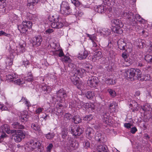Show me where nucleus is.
Returning <instances> with one entry per match:
<instances>
[{
  "instance_id": "1",
  "label": "nucleus",
  "mask_w": 152,
  "mask_h": 152,
  "mask_svg": "<svg viewBox=\"0 0 152 152\" xmlns=\"http://www.w3.org/2000/svg\"><path fill=\"white\" fill-rule=\"evenodd\" d=\"M125 76L131 81L138 79L142 80L147 81L150 79V76L149 75L143 76L141 71L137 69H131L127 70L124 74Z\"/></svg>"
},
{
  "instance_id": "2",
  "label": "nucleus",
  "mask_w": 152,
  "mask_h": 152,
  "mask_svg": "<svg viewBox=\"0 0 152 152\" xmlns=\"http://www.w3.org/2000/svg\"><path fill=\"white\" fill-rule=\"evenodd\" d=\"M123 17L128 19L131 22H134V23H139L140 24H142L145 22V20L141 18L139 15L136 14L134 16L132 13L127 11L123 12Z\"/></svg>"
},
{
  "instance_id": "3",
  "label": "nucleus",
  "mask_w": 152,
  "mask_h": 152,
  "mask_svg": "<svg viewBox=\"0 0 152 152\" xmlns=\"http://www.w3.org/2000/svg\"><path fill=\"white\" fill-rule=\"evenodd\" d=\"M66 96L65 91L63 89H61L57 92L56 95L55 96L53 97L52 99L55 102L56 101L58 103L57 104L58 106L61 107L63 106L62 103L64 101L65 97Z\"/></svg>"
},
{
  "instance_id": "4",
  "label": "nucleus",
  "mask_w": 152,
  "mask_h": 152,
  "mask_svg": "<svg viewBox=\"0 0 152 152\" xmlns=\"http://www.w3.org/2000/svg\"><path fill=\"white\" fill-rule=\"evenodd\" d=\"M18 75L15 73H9L6 75V80L12 82L15 84L21 85L24 83V81L23 79H20L18 77Z\"/></svg>"
},
{
  "instance_id": "5",
  "label": "nucleus",
  "mask_w": 152,
  "mask_h": 152,
  "mask_svg": "<svg viewBox=\"0 0 152 152\" xmlns=\"http://www.w3.org/2000/svg\"><path fill=\"white\" fill-rule=\"evenodd\" d=\"M111 24L113 27L111 29L114 33L121 34L123 31L122 29L120 28H117L116 27L114 26H117L120 28H122L124 26V24L121 21L118 19H113L111 20Z\"/></svg>"
},
{
  "instance_id": "6",
  "label": "nucleus",
  "mask_w": 152,
  "mask_h": 152,
  "mask_svg": "<svg viewBox=\"0 0 152 152\" xmlns=\"http://www.w3.org/2000/svg\"><path fill=\"white\" fill-rule=\"evenodd\" d=\"M26 133L22 130H18L12 135V138L17 142H21L25 137Z\"/></svg>"
},
{
  "instance_id": "7",
  "label": "nucleus",
  "mask_w": 152,
  "mask_h": 152,
  "mask_svg": "<svg viewBox=\"0 0 152 152\" xmlns=\"http://www.w3.org/2000/svg\"><path fill=\"white\" fill-rule=\"evenodd\" d=\"M60 12L62 14L65 16L71 13V10L67 2H62L60 4Z\"/></svg>"
},
{
  "instance_id": "8",
  "label": "nucleus",
  "mask_w": 152,
  "mask_h": 152,
  "mask_svg": "<svg viewBox=\"0 0 152 152\" xmlns=\"http://www.w3.org/2000/svg\"><path fill=\"white\" fill-rule=\"evenodd\" d=\"M50 21L53 22L51 24L52 28L58 29L61 28L63 26V24L59 21V16L57 15L52 16L51 18Z\"/></svg>"
},
{
  "instance_id": "9",
  "label": "nucleus",
  "mask_w": 152,
  "mask_h": 152,
  "mask_svg": "<svg viewBox=\"0 0 152 152\" xmlns=\"http://www.w3.org/2000/svg\"><path fill=\"white\" fill-rule=\"evenodd\" d=\"M32 23L30 21H23L22 24L18 26V28L20 32L26 33L28 28H30L31 27Z\"/></svg>"
},
{
  "instance_id": "10",
  "label": "nucleus",
  "mask_w": 152,
  "mask_h": 152,
  "mask_svg": "<svg viewBox=\"0 0 152 152\" xmlns=\"http://www.w3.org/2000/svg\"><path fill=\"white\" fill-rule=\"evenodd\" d=\"M41 145V143L37 141L31 140L27 142L25 145V149H29L30 150H33L39 147Z\"/></svg>"
},
{
  "instance_id": "11",
  "label": "nucleus",
  "mask_w": 152,
  "mask_h": 152,
  "mask_svg": "<svg viewBox=\"0 0 152 152\" xmlns=\"http://www.w3.org/2000/svg\"><path fill=\"white\" fill-rule=\"evenodd\" d=\"M25 50V49L24 45L20 44L16 46L15 49L12 50L11 52L15 56L16 54L18 55L23 53Z\"/></svg>"
},
{
  "instance_id": "12",
  "label": "nucleus",
  "mask_w": 152,
  "mask_h": 152,
  "mask_svg": "<svg viewBox=\"0 0 152 152\" xmlns=\"http://www.w3.org/2000/svg\"><path fill=\"white\" fill-rule=\"evenodd\" d=\"M99 82L98 78L95 76H92L89 78L87 81V84L91 87H95L96 86Z\"/></svg>"
},
{
  "instance_id": "13",
  "label": "nucleus",
  "mask_w": 152,
  "mask_h": 152,
  "mask_svg": "<svg viewBox=\"0 0 152 152\" xmlns=\"http://www.w3.org/2000/svg\"><path fill=\"white\" fill-rule=\"evenodd\" d=\"M42 41V36L40 35H38L32 38L31 42L33 46L38 47L41 45Z\"/></svg>"
},
{
  "instance_id": "14",
  "label": "nucleus",
  "mask_w": 152,
  "mask_h": 152,
  "mask_svg": "<svg viewBox=\"0 0 152 152\" xmlns=\"http://www.w3.org/2000/svg\"><path fill=\"white\" fill-rule=\"evenodd\" d=\"M96 31L97 33H99L101 35L104 37H106L109 36L111 32L109 29L105 28L101 29L100 28H98Z\"/></svg>"
},
{
  "instance_id": "15",
  "label": "nucleus",
  "mask_w": 152,
  "mask_h": 152,
  "mask_svg": "<svg viewBox=\"0 0 152 152\" xmlns=\"http://www.w3.org/2000/svg\"><path fill=\"white\" fill-rule=\"evenodd\" d=\"M84 103L82 101H79L77 104L75 101H73L69 102V107H78L80 108L82 107H83Z\"/></svg>"
},
{
  "instance_id": "16",
  "label": "nucleus",
  "mask_w": 152,
  "mask_h": 152,
  "mask_svg": "<svg viewBox=\"0 0 152 152\" xmlns=\"http://www.w3.org/2000/svg\"><path fill=\"white\" fill-rule=\"evenodd\" d=\"M78 146V144L76 142L72 141L71 140L67 143L66 146L68 149L74 150L77 148Z\"/></svg>"
},
{
  "instance_id": "17",
  "label": "nucleus",
  "mask_w": 152,
  "mask_h": 152,
  "mask_svg": "<svg viewBox=\"0 0 152 152\" xmlns=\"http://www.w3.org/2000/svg\"><path fill=\"white\" fill-rule=\"evenodd\" d=\"M7 2L6 0H0V8H5V10H10L12 9V7L10 4H7Z\"/></svg>"
},
{
  "instance_id": "18",
  "label": "nucleus",
  "mask_w": 152,
  "mask_h": 152,
  "mask_svg": "<svg viewBox=\"0 0 152 152\" xmlns=\"http://www.w3.org/2000/svg\"><path fill=\"white\" fill-rule=\"evenodd\" d=\"M0 132L4 133L6 132L8 134L13 133V131L10 129L9 126L7 124H4L1 126L0 129Z\"/></svg>"
},
{
  "instance_id": "19",
  "label": "nucleus",
  "mask_w": 152,
  "mask_h": 152,
  "mask_svg": "<svg viewBox=\"0 0 152 152\" xmlns=\"http://www.w3.org/2000/svg\"><path fill=\"white\" fill-rule=\"evenodd\" d=\"M71 131L73 134L75 136H79L83 133V129L82 127L77 126L75 127V129H72Z\"/></svg>"
},
{
  "instance_id": "20",
  "label": "nucleus",
  "mask_w": 152,
  "mask_h": 152,
  "mask_svg": "<svg viewBox=\"0 0 152 152\" xmlns=\"http://www.w3.org/2000/svg\"><path fill=\"white\" fill-rule=\"evenodd\" d=\"M19 117L21 121L24 122L28 120L29 116L28 115L27 111L25 110L23 111L20 113Z\"/></svg>"
},
{
  "instance_id": "21",
  "label": "nucleus",
  "mask_w": 152,
  "mask_h": 152,
  "mask_svg": "<svg viewBox=\"0 0 152 152\" xmlns=\"http://www.w3.org/2000/svg\"><path fill=\"white\" fill-rule=\"evenodd\" d=\"M102 57V53L100 51H98L94 53L93 56L90 58V59L93 62L96 61Z\"/></svg>"
},
{
  "instance_id": "22",
  "label": "nucleus",
  "mask_w": 152,
  "mask_h": 152,
  "mask_svg": "<svg viewBox=\"0 0 152 152\" xmlns=\"http://www.w3.org/2000/svg\"><path fill=\"white\" fill-rule=\"evenodd\" d=\"M79 78L75 76V75L73 76H72L71 80L72 83L76 86L78 88H80L81 87V84L79 83L78 80Z\"/></svg>"
},
{
  "instance_id": "23",
  "label": "nucleus",
  "mask_w": 152,
  "mask_h": 152,
  "mask_svg": "<svg viewBox=\"0 0 152 152\" xmlns=\"http://www.w3.org/2000/svg\"><path fill=\"white\" fill-rule=\"evenodd\" d=\"M12 107V105L7 102L5 103V105L1 104H0V109L2 110L9 111Z\"/></svg>"
},
{
  "instance_id": "24",
  "label": "nucleus",
  "mask_w": 152,
  "mask_h": 152,
  "mask_svg": "<svg viewBox=\"0 0 152 152\" xmlns=\"http://www.w3.org/2000/svg\"><path fill=\"white\" fill-rule=\"evenodd\" d=\"M94 8L95 11L101 13L104 12L106 9L105 7L102 5L96 6L94 7Z\"/></svg>"
},
{
  "instance_id": "25",
  "label": "nucleus",
  "mask_w": 152,
  "mask_h": 152,
  "mask_svg": "<svg viewBox=\"0 0 152 152\" xmlns=\"http://www.w3.org/2000/svg\"><path fill=\"white\" fill-rule=\"evenodd\" d=\"M88 55V52L86 50L81 51L77 56V57L80 60L85 59Z\"/></svg>"
},
{
  "instance_id": "26",
  "label": "nucleus",
  "mask_w": 152,
  "mask_h": 152,
  "mask_svg": "<svg viewBox=\"0 0 152 152\" xmlns=\"http://www.w3.org/2000/svg\"><path fill=\"white\" fill-rule=\"evenodd\" d=\"M15 56L11 52L10 56L6 60V63L7 65L10 66L12 65L13 60Z\"/></svg>"
},
{
  "instance_id": "27",
  "label": "nucleus",
  "mask_w": 152,
  "mask_h": 152,
  "mask_svg": "<svg viewBox=\"0 0 152 152\" xmlns=\"http://www.w3.org/2000/svg\"><path fill=\"white\" fill-rule=\"evenodd\" d=\"M86 134L87 137L91 139L94 136V130L90 127L88 128L86 131Z\"/></svg>"
},
{
  "instance_id": "28",
  "label": "nucleus",
  "mask_w": 152,
  "mask_h": 152,
  "mask_svg": "<svg viewBox=\"0 0 152 152\" xmlns=\"http://www.w3.org/2000/svg\"><path fill=\"white\" fill-rule=\"evenodd\" d=\"M97 150L98 152H107L108 148L107 145H101L97 146Z\"/></svg>"
},
{
  "instance_id": "29",
  "label": "nucleus",
  "mask_w": 152,
  "mask_h": 152,
  "mask_svg": "<svg viewBox=\"0 0 152 152\" xmlns=\"http://www.w3.org/2000/svg\"><path fill=\"white\" fill-rule=\"evenodd\" d=\"M83 66L86 68V72L92 73V69L93 66L91 65L88 62L84 63L83 64Z\"/></svg>"
},
{
  "instance_id": "30",
  "label": "nucleus",
  "mask_w": 152,
  "mask_h": 152,
  "mask_svg": "<svg viewBox=\"0 0 152 152\" xmlns=\"http://www.w3.org/2000/svg\"><path fill=\"white\" fill-rule=\"evenodd\" d=\"M85 70L82 68H77L75 69V71L74 72L75 74H77L78 76H81L85 74Z\"/></svg>"
},
{
  "instance_id": "31",
  "label": "nucleus",
  "mask_w": 152,
  "mask_h": 152,
  "mask_svg": "<svg viewBox=\"0 0 152 152\" xmlns=\"http://www.w3.org/2000/svg\"><path fill=\"white\" fill-rule=\"evenodd\" d=\"M32 128L36 133L40 134L41 133L39 126L37 124H32L31 126Z\"/></svg>"
},
{
  "instance_id": "32",
  "label": "nucleus",
  "mask_w": 152,
  "mask_h": 152,
  "mask_svg": "<svg viewBox=\"0 0 152 152\" xmlns=\"http://www.w3.org/2000/svg\"><path fill=\"white\" fill-rule=\"evenodd\" d=\"M145 41L141 39H138L136 40L135 45L140 48H142L145 45Z\"/></svg>"
},
{
  "instance_id": "33",
  "label": "nucleus",
  "mask_w": 152,
  "mask_h": 152,
  "mask_svg": "<svg viewBox=\"0 0 152 152\" xmlns=\"http://www.w3.org/2000/svg\"><path fill=\"white\" fill-rule=\"evenodd\" d=\"M118 104L115 102H113L111 103L110 106L109 108L111 112L113 113L115 112L116 110L117 109Z\"/></svg>"
},
{
  "instance_id": "34",
  "label": "nucleus",
  "mask_w": 152,
  "mask_h": 152,
  "mask_svg": "<svg viewBox=\"0 0 152 152\" xmlns=\"http://www.w3.org/2000/svg\"><path fill=\"white\" fill-rule=\"evenodd\" d=\"M40 87L42 88L43 91L45 92L48 93H50L51 90V88L49 86H47L44 83H43L42 85L40 86Z\"/></svg>"
},
{
  "instance_id": "35",
  "label": "nucleus",
  "mask_w": 152,
  "mask_h": 152,
  "mask_svg": "<svg viewBox=\"0 0 152 152\" xmlns=\"http://www.w3.org/2000/svg\"><path fill=\"white\" fill-rule=\"evenodd\" d=\"M27 16L29 20H32L33 21L37 20L38 19L36 14H33L30 13L27 14Z\"/></svg>"
},
{
  "instance_id": "36",
  "label": "nucleus",
  "mask_w": 152,
  "mask_h": 152,
  "mask_svg": "<svg viewBox=\"0 0 152 152\" xmlns=\"http://www.w3.org/2000/svg\"><path fill=\"white\" fill-rule=\"evenodd\" d=\"M53 54L55 56H58L60 57L63 56L64 55L63 51L60 49L53 51Z\"/></svg>"
},
{
  "instance_id": "37",
  "label": "nucleus",
  "mask_w": 152,
  "mask_h": 152,
  "mask_svg": "<svg viewBox=\"0 0 152 152\" xmlns=\"http://www.w3.org/2000/svg\"><path fill=\"white\" fill-rule=\"evenodd\" d=\"M103 2L104 4H106L109 7L112 6L115 4V0H103Z\"/></svg>"
},
{
  "instance_id": "38",
  "label": "nucleus",
  "mask_w": 152,
  "mask_h": 152,
  "mask_svg": "<svg viewBox=\"0 0 152 152\" xmlns=\"http://www.w3.org/2000/svg\"><path fill=\"white\" fill-rule=\"evenodd\" d=\"M83 107L86 109L91 108L92 110L94 109V106L93 104L91 103H84Z\"/></svg>"
},
{
  "instance_id": "39",
  "label": "nucleus",
  "mask_w": 152,
  "mask_h": 152,
  "mask_svg": "<svg viewBox=\"0 0 152 152\" xmlns=\"http://www.w3.org/2000/svg\"><path fill=\"white\" fill-rule=\"evenodd\" d=\"M111 117L107 114H104L103 116V120L107 124L110 125V123H111Z\"/></svg>"
},
{
  "instance_id": "40",
  "label": "nucleus",
  "mask_w": 152,
  "mask_h": 152,
  "mask_svg": "<svg viewBox=\"0 0 152 152\" xmlns=\"http://www.w3.org/2000/svg\"><path fill=\"white\" fill-rule=\"evenodd\" d=\"M74 123L76 124L79 123L82 121V119L79 115L75 116L73 118Z\"/></svg>"
},
{
  "instance_id": "41",
  "label": "nucleus",
  "mask_w": 152,
  "mask_h": 152,
  "mask_svg": "<svg viewBox=\"0 0 152 152\" xmlns=\"http://www.w3.org/2000/svg\"><path fill=\"white\" fill-rule=\"evenodd\" d=\"M12 126L13 128L15 129H23L24 128V126L20 125L19 123L17 122H15L12 124Z\"/></svg>"
},
{
  "instance_id": "42",
  "label": "nucleus",
  "mask_w": 152,
  "mask_h": 152,
  "mask_svg": "<svg viewBox=\"0 0 152 152\" xmlns=\"http://www.w3.org/2000/svg\"><path fill=\"white\" fill-rule=\"evenodd\" d=\"M10 15V18L12 22L15 23L17 21L18 18L17 15L13 13L11 14Z\"/></svg>"
},
{
  "instance_id": "43",
  "label": "nucleus",
  "mask_w": 152,
  "mask_h": 152,
  "mask_svg": "<svg viewBox=\"0 0 152 152\" xmlns=\"http://www.w3.org/2000/svg\"><path fill=\"white\" fill-rule=\"evenodd\" d=\"M39 1V0H28V6H34Z\"/></svg>"
},
{
  "instance_id": "44",
  "label": "nucleus",
  "mask_w": 152,
  "mask_h": 152,
  "mask_svg": "<svg viewBox=\"0 0 152 152\" xmlns=\"http://www.w3.org/2000/svg\"><path fill=\"white\" fill-rule=\"evenodd\" d=\"M86 96L87 98L91 99L95 96L94 93V92L89 91L86 93Z\"/></svg>"
},
{
  "instance_id": "45",
  "label": "nucleus",
  "mask_w": 152,
  "mask_h": 152,
  "mask_svg": "<svg viewBox=\"0 0 152 152\" xmlns=\"http://www.w3.org/2000/svg\"><path fill=\"white\" fill-rule=\"evenodd\" d=\"M67 129L65 128H63L62 129L61 135L63 139H65L67 134Z\"/></svg>"
},
{
  "instance_id": "46",
  "label": "nucleus",
  "mask_w": 152,
  "mask_h": 152,
  "mask_svg": "<svg viewBox=\"0 0 152 152\" xmlns=\"http://www.w3.org/2000/svg\"><path fill=\"white\" fill-rule=\"evenodd\" d=\"M142 108V110L145 112L150 111L151 110V108L148 104H146L143 105Z\"/></svg>"
},
{
  "instance_id": "47",
  "label": "nucleus",
  "mask_w": 152,
  "mask_h": 152,
  "mask_svg": "<svg viewBox=\"0 0 152 152\" xmlns=\"http://www.w3.org/2000/svg\"><path fill=\"white\" fill-rule=\"evenodd\" d=\"M20 101L24 103L26 106L27 107L28 109L31 106V104H30L29 102L27 100L25 97H23Z\"/></svg>"
},
{
  "instance_id": "48",
  "label": "nucleus",
  "mask_w": 152,
  "mask_h": 152,
  "mask_svg": "<svg viewBox=\"0 0 152 152\" xmlns=\"http://www.w3.org/2000/svg\"><path fill=\"white\" fill-rule=\"evenodd\" d=\"M94 118V116L92 114H89L83 117V120L87 121H90L92 120Z\"/></svg>"
},
{
  "instance_id": "49",
  "label": "nucleus",
  "mask_w": 152,
  "mask_h": 152,
  "mask_svg": "<svg viewBox=\"0 0 152 152\" xmlns=\"http://www.w3.org/2000/svg\"><path fill=\"white\" fill-rule=\"evenodd\" d=\"M25 80L28 81H31L33 80V77L31 72H28L27 74V77H25Z\"/></svg>"
},
{
  "instance_id": "50",
  "label": "nucleus",
  "mask_w": 152,
  "mask_h": 152,
  "mask_svg": "<svg viewBox=\"0 0 152 152\" xmlns=\"http://www.w3.org/2000/svg\"><path fill=\"white\" fill-rule=\"evenodd\" d=\"M87 37L89 38V39L91 41V42L97 41V38L95 34H93L91 35L87 34Z\"/></svg>"
},
{
  "instance_id": "51",
  "label": "nucleus",
  "mask_w": 152,
  "mask_h": 152,
  "mask_svg": "<svg viewBox=\"0 0 152 152\" xmlns=\"http://www.w3.org/2000/svg\"><path fill=\"white\" fill-rule=\"evenodd\" d=\"M61 60L63 62L67 63H70L71 61V60L68 56H65L63 58H61Z\"/></svg>"
},
{
  "instance_id": "52",
  "label": "nucleus",
  "mask_w": 152,
  "mask_h": 152,
  "mask_svg": "<svg viewBox=\"0 0 152 152\" xmlns=\"http://www.w3.org/2000/svg\"><path fill=\"white\" fill-rule=\"evenodd\" d=\"M145 59L147 62L152 63V56L147 55L145 56Z\"/></svg>"
},
{
  "instance_id": "53",
  "label": "nucleus",
  "mask_w": 152,
  "mask_h": 152,
  "mask_svg": "<svg viewBox=\"0 0 152 152\" xmlns=\"http://www.w3.org/2000/svg\"><path fill=\"white\" fill-rule=\"evenodd\" d=\"M55 134L53 133H49L46 135L45 137L48 139L51 140L53 138Z\"/></svg>"
},
{
  "instance_id": "54",
  "label": "nucleus",
  "mask_w": 152,
  "mask_h": 152,
  "mask_svg": "<svg viewBox=\"0 0 152 152\" xmlns=\"http://www.w3.org/2000/svg\"><path fill=\"white\" fill-rule=\"evenodd\" d=\"M105 83L107 84H114L115 83V81L112 79L108 78L105 80Z\"/></svg>"
},
{
  "instance_id": "55",
  "label": "nucleus",
  "mask_w": 152,
  "mask_h": 152,
  "mask_svg": "<svg viewBox=\"0 0 152 152\" xmlns=\"http://www.w3.org/2000/svg\"><path fill=\"white\" fill-rule=\"evenodd\" d=\"M95 137L96 140L98 141H100L102 139L101 134L99 132L96 133Z\"/></svg>"
},
{
  "instance_id": "56",
  "label": "nucleus",
  "mask_w": 152,
  "mask_h": 152,
  "mask_svg": "<svg viewBox=\"0 0 152 152\" xmlns=\"http://www.w3.org/2000/svg\"><path fill=\"white\" fill-rule=\"evenodd\" d=\"M107 91L111 96L115 97L116 96V93L114 90L112 89H108Z\"/></svg>"
},
{
  "instance_id": "57",
  "label": "nucleus",
  "mask_w": 152,
  "mask_h": 152,
  "mask_svg": "<svg viewBox=\"0 0 152 152\" xmlns=\"http://www.w3.org/2000/svg\"><path fill=\"white\" fill-rule=\"evenodd\" d=\"M122 57L125 61L129 62V58L127 56L126 54L125 53H123L122 54Z\"/></svg>"
},
{
  "instance_id": "58",
  "label": "nucleus",
  "mask_w": 152,
  "mask_h": 152,
  "mask_svg": "<svg viewBox=\"0 0 152 152\" xmlns=\"http://www.w3.org/2000/svg\"><path fill=\"white\" fill-rule=\"evenodd\" d=\"M43 110V108L39 107L37 109L35 112V113L37 114H39L42 112V111Z\"/></svg>"
},
{
  "instance_id": "59",
  "label": "nucleus",
  "mask_w": 152,
  "mask_h": 152,
  "mask_svg": "<svg viewBox=\"0 0 152 152\" xmlns=\"http://www.w3.org/2000/svg\"><path fill=\"white\" fill-rule=\"evenodd\" d=\"M71 2L73 3L75 6H78L80 4V2L78 0H71Z\"/></svg>"
},
{
  "instance_id": "60",
  "label": "nucleus",
  "mask_w": 152,
  "mask_h": 152,
  "mask_svg": "<svg viewBox=\"0 0 152 152\" xmlns=\"http://www.w3.org/2000/svg\"><path fill=\"white\" fill-rule=\"evenodd\" d=\"M10 35V34L6 33L3 31H0V36H4L6 37H9Z\"/></svg>"
},
{
  "instance_id": "61",
  "label": "nucleus",
  "mask_w": 152,
  "mask_h": 152,
  "mask_svg": "<svg viewBox=\"0 0 152 152\" xmlns=\"http://www.w3.org/2000/svg\"><path fill=\"white\" fill-rule=\"evenodd\" d=\"M51 112L52 113V116L56 115L57 113V107H56L55 108L52 109Z\"/></svg>"
},
{
  "instance_id": "62",
  "label": "nucleus",
  "mask_w": 152,
  "mask_h": 152,
  "mask_svg": "<svg viewBox=\"0 0 152 152\" xmlns=\"http://www.w3.org/2000/svg\"><path fill=\"white\" fill-rule=\"evenodd\" d=\"M69 66L72 68L74 71L73 72L75 71V69L77 68H76V66L75 64L70 63L69 64Z\"/></svg>"
},
{
  "instance_id": "63",
  "label": "nucleus",
  "mask_w": 152,
  "mask_h": 152,
  "mask_svg": "<svg viewBox=\"0 0 152 152\" xmlns=\"http://www.w3.org/2000/svg\"><path fill=\"white\" fill-rule=\"evenodd\" d=\"M62 114V110L60 108H58L57 107V115L60 116Z\"/></svg>"
},
{
  "instance_id": "64",
  "label": "nucleus",
  "mask_w": 152,
  "mask_h": 152,
  "mask_svg": "<svg viewBox=\"0 0 152 152\" xmlns=\"http://www.w3.org/2000/svg\"><path fill=\"white\" fill-rule=\"evenodd\" d=\"M124 127L128 129H130L133 126L132 124L129 123H125L124 124Z\"/></svg>"
}]
</instances>
